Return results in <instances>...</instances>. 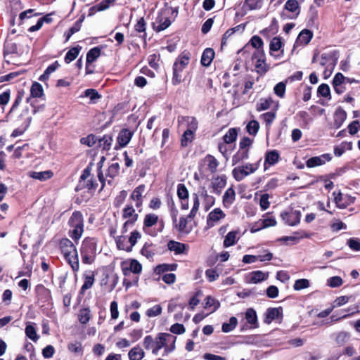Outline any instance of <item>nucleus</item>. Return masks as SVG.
<instances>
[{
  "label": "nucleus",
  "instance_id": "nucleus-63",
  "mask_svg": "<svg viewBox=\"0 0 360 360\" xmlns=\"http://www.w3.org/2000/svg\"><path fill=\"white\" fill-rule=\"evenodd\" d=\"M245 319L247 321L252 325L257 323V317L256 311L252 308L248 309L245 312Z\"/></svg>",
  "mask_w": 360,
  "mask_h": 360
},
{
  "label": "nucleus",
  "instance_id": "nucleus-18",
  "mask_svg": "<svg viewBox=\"0 0 360 360\" xmlns=\"http://www.w3.org/2000/svg\"><path fill=\"white\" fill-rule=\"evenodd\" d=\"M64 257L74 272L79 271V263L77 250L64 255Z\"/></svg>",
  "mask_w": 360,
  "mask_h": 360
},
{
  "label": "nucleus",
  "instance_id": "nucleus-54",
  "mask_svg": "<svg viewBox=\"0 0 360 360\" xmlns=\"http://www.w3.org/2000/svg\"><path fill=\"white\" fill-rule=\"evenodd\" d=\"M176 269H177L176 264H160V265L157 266V267L155 268V271L158 274H161V273H165V272H167V271H175Z\"/></svg>",
  "mask_w": 360,
  "mask_h": 360
},
{
  "label": "nucleus",
  "instance_id": "nucleus-38",
  "mask_svg": "<svg viewBox=\"0 0 360 360\" xmlns=\"http://www.w3.org/2000/svg\"><path fill=\"white\" fill-rule=\"evenodd\" d=\"M238 234V232L237 231H233L228 233V234L226 236L223 245L224 248H229L230 246L233 245L238 240L237 236Z\"/></svg>",
  "mask_w": 360,
  "mask_h": 360
},
{
  "label": "nucleus",
  "instance_id": "nucleus-9",
  "mask_svg": "<svg viewBox=\"0 0 360 360\" xmlns=\"http://www.w3.org/2000/svg\"><path fill=\"white\" fill-rule=\"evenodd\" d=\"M158 219H159L158 216L155 214H153V213L147 214L145 216L144 219H143V231L146 233L149 234L150 236H155L156 233L154 231L152 232L150 231V229L152 226H153L158 222Z\"/></svg>",
  "mask_w": 360,
  "mask_h": 360
},
{
  "label": "nucleus",
  "instance_id": "nucleus-13",
  "mask_svg": "<svg viewBox=\"0 0 360 360\" xmlns=\"http://www.w3.org/2000/svg\"><path fill=\"white\" fill-rule=\"evenodd\" d=\"M226 217L225 213L220 208H215L207 216V224L210 227L214 226L219 220Z\"/></svg>",
  "mask_w": 360,
  "mask_h": 360
},
{
  "label": "nucleus",
  "instance_id": "nucleus-57",
  "mask_svg": "<svg viewBox=\"0 0 360 360\" xmlns=\"http://www.w3.org/2000/svg\"><path fill=\"white\" fill-rule=\"evenodd\" d=\"M31 96L35 98H39L43 95L42 86L38 82H34L30 89Z\"/></svg>",
  "mask_w": 360,
  "mask_h": 360
},
{
  "label": "nucleus",
  "instance_id": "nucleus-55",
  "mask_svg": "<svg viewBox=\"0 0 360 360\" xmlns=\"http://www.w3.org/2000/svg\"><path fill=\"white\" fill-rule=\"evenodd\" d=\"M120 165L117 162L112 163L108 168L106 172V176L114 179L119 174Z\"/></svg>",
  "mask_w": 360,
  "mask_h": 360
},
{
  "label": "nucleus",
  "instance_id": "nucleus-45",
  "mask_svg": "<svg viewBox=\"0 0 360 360\" xmlns=\"http://www.w3.org/2000/svg\"><path fill=\"white\" fill-rule=\"evenodd\" d=\"M81 47L76 46L70 49L65 56V62L70 63L73 61L79 55Z\"/></svg>",
  "mask_w": 360,
  "mask_h": 360
},
{
  "label": "nucleus",
  "instance_id": "nucleus-64",
  "mask_svg": "<svg viewBox=\"0 0 360 360\" xmlns=\"http://www.w3.org/2000/svg\"><path fill=\"white\" fill-rule=\"evenodd\" d=\"M80 142L82 144L91 147L97 142V136L94 134H89L86 137L82 138Z\"/></svg>",
  "mask_w": 360,
  "mask_h": 360
},
{
  "label": "nucleus",
  "instance_id": "nucleus-15",
  "mask_svg": "<svg viewBox=\"0 0 360 360\" xmlns=\"http://www.w3.org/2000/svg\"><path fill=\"white\" fill-rule=\"evenodd\" d=\"M80 252L96 254V240L94 238H85L82 241Z\"/></svg>",
  "mask_w": 360,
  "mask_h": 360
},
{
  "label": "nucleus",
  "instance_id": "nucleus-53",
  "mask_svg": "<svg viewBox=\"0 0 360 360\" xmlns=\"http://www.w3.org/2000/svg\"><path fill=\"white\" fill-rule=\"evenodd\" d=\"M78 319L81 323L86 324L91 319V311L88 308L82 309L79 310Z\"/></svg>",
  "mask_w": 360,
  "mask_h": 360
},
{
  "label": "nucleus",
  "instance_id": "nucleus-8",
  "mask_svg": "<svg viewBox=\"0 0 360 360\" xmlns=\"http://www.w3.org/2000/svg\"><path fill=\"white\" fill-rule=\"evenodd\" d=\"M283 46V43L282 39L279 37H274L269 44V53L271 56L275 58H278L283 55V49L282 47Z\"/></svg>",
  "mask_w": 360,
  "mask_h": 360
},
{
  "label": "nucleus",
  "instance_id": "nucleus-11",
  "mask_svg": "<svg viewBox=\"0 0 360 360\" xmlns=\"http://www.w3.org/2000/svg\"><path fill=\"white\" fill-rule=\"evenodd\" d=\"M198 195L203 198V204L206 211L209 210L215 203L214 197L208 194L207 190L204 186L199 187Z\"/></svg>",
  "mask_w": 360,
  "mask_h": 360
},
{
  "label": "nucleus",
  "instance_id": "nucleus-51",
  "mask_svg": "<svg viewBox=\"0 0 360 360\" xmlns=\"http://www.w3.org/2000/svg\"><path fill=\"white\" fill-rule=\"evenodd\" d=\"M220 307L219 302L210 296H207L205 299V308L210 309L211 311H216Z\"/></svg>",
  "mask_w": 360,
  "mask_h": 360
},
{
  "label": "nucleus",
  "instance_id": "nucleus-30",
  "mask_svg": "<svg viewBox=\"0 0 360 360\" xmlns=\"http://www.w3.org/2000/svg\"><path fill=\"white\" fill-rule=\"evenodd\" d=\"M167 248L170 251L174 252L176 255H180L184 252L186 245L177 241L170 240L167 243Z\"/></svg>",
  "mask_w": 360,
  "mask_h": 360
},
{
  "label": "nucleus",
  "instance_id": "nucleus-42",
  "mask_svg": "<svg viewBox=\"0 0 360 360\" xmlns=\"http://www.w3.org/2000/svg\"><path fill=\"white\" fill-rule=\"evenodd\" d=\"M34 323H28L26 326L25 332L26 336L34 342H37L39 338L37 333L36 328L34 326Z\"/></svg>",
  "mask_w": 360,
  "mask_h": 360
},
{
  "label": "nucleus",
  "instance_id": "nucleus-16",
  "mask_svg": "<svg viewBox=\"0 0 360 360\" xmlns=\"http://www.w3.org/2000/svg\"><path fill=\"white\" fill-rule=\"evenodd\" d=\"M312 37H313L312 32H311L310 30H307V29L302 30L300 32V34L295 41L294 48L295 46L307 45V44L309 43V41H311Z\"/></svg>",
  "mask_w": 360,
  "mask_h": 360
},
{
  "label": "nucleus",
  "instance_id": "nucleus-20",
  "mask_svg": "<svg viewBox=\"0 0 360 360\" xmlns=\"http://www.w3.org/2000/svg\"><path fill=\"white\" fill-rule=\"evenodd\" d=\"M145 185H139L133 191L131 195V198L136 202L135 205L137 208L141 207L143 204L142 195L145 191Z\"/></svg>",
  "mask_w": 360,
  "mask_h": 360
},
{
  "label": "nucleus",
  "instance_id": "nucleus-43",
  "mask_svg": "<svg viewBox=\"0 0 360 360\" xmlns=\"http://www.w3.org/2000/svg\"><path fill=\"white\" fill-rule=\"evenodd\" d=\"M101 55V49L98 47H94L90 49L86 54V65L94 62Z\"/></svg>",
  "mask_w": 360,
  "mask_h": 360
},
{
  "label": "nucleus",
  "instance_id": "nucleus-7",
  "mask_svg": "<svg viewBox=\"0 0 360 360\" xmlns=\"http://www.w3.org/2000/svg\"><path fill=\"white\" fill-rule=\"evenodd\" d=\"M122 270L123 274L127 276L131 272L140 274L142 271V266L137 260L130 259L129 261H124L122 263Z\"/></svg>",
  "mask_w": 360,
  "mask_h": 360
},
{
  "label": "nucleus",
  "instance_id": "nucleus-19",
  "mask_svg": "<svg viewBox=\"0 0 360 360\" xmlns=\"http://www.w3.org/2000/svg\"><path fill=\"white\" fill-rule=\"evenodd\" d=\"M226 177L225 175L218 176L214 178L211 184L213 192L216 194H220L222 188L226 186Z\"/></svg>",
  "mask_w": 360,
  "mask_h": 360
},
{
  "label": "nucleus",
  "instance_id": "nucleus-5",
  "mask_svg": "<svg viewBox=\"0 0 360 360\" xmlns=\"http://www.w3.org/2000/svg\"><path fill=\"white\" fill-rule=\"evenodd\" d=\"M281 217L285 224L294 226L300 222L301 212L290 209L288 211L282 212Z\"/></svg>",
  "mask_w": 360,
  "mask_h": 360
},
{
  "label": "nucleus",
  "instance_id": "nucleus-39",
  "mask_svg": "<svg viewBox=\"0 0 360 360\" xmlns=\"http://www.w3.org/2000/svg\"><path fill=\"white\" fill-rule=\"evenodd\" d=\"M350 338V334L346 331H340L335 335V342L337 345L341 347L346 344Z\"/></svg>",
  "mask_w": 360,
  "mask_h": 360
},
{
  "label": "nucleus",
  "instance_id": "nucleus-58",
  "mask_svg": "<svg viewBox=\"0 0 360 360\" xmlns=\"http://www.w3.org/2000/svg\"><path fill=\"white\" fill-rule=\"evenodd\" d=\"M177 195L181 200L188 199V191L184 184H179L177 185Z\"/></svg>",
  "mask_w": 360,
  "mask_h": 360
},
{
  "label": "nucleus",
  "instance_id": "nucleus-29",
  "mask_svg": "<svg viewBox=\"0 0 360 360\" xmlns=\"http://www.w3.org/2000/svg\"><path fill=\"white\" fill-rule=\"evenodd\" d=\"M214 57V51L211 48H207L204 50L201 57V64L202 66L208 67L210 65Z\"/></svg>",
  "mask_w": 360,
  "mask_h": 360
},
{
  "label": "nucleus",
  "instance_id": "nucleus-40",
  "mask_svg": "<svg viewBox=\"0 0 360 360\" xmlns=\"http://www.w3.org/2000/svg\"><path fill=\"white\" fill-rule=\"evenodd\" d=\"M59 66L60 65L58 61H55L54 63H53L51 65L48 66V68L45 70L44 74L39 77V80L41 82H45L46 80H47L49 78L50 75L55 72L59 68Z\"/></svg>",
  "mask_w": 360,
  "mask_h": 360
},
{
  "label": "nucleus",
  "instance_id": "nucleus-31",
  "mask_svg": "<svg viewBox=\"0 0 360 360\" xmlns=\"http://www.w3.org/2000/svg\"><path fill=\"white\" fill-rule=\"evenodd\" d=\"M282 308H269L266 312V322L270 323L272 321L282 315Z\"/></svg>",
  "mask_w": 360,
  "mask_h": 360
},
{
  "label": "nucleus",
  "instance_id": "nucleus-2",
  "mask_svg": "<svg viewBox=\"0 0 360 360\" xmlns=\"http://www.w3.org/2000/svg\"><path fill=\"white\" fill-rule=\"evenodd\" d=\"M172 336V335L165 333H159L155 339H153L151 335H147L143 340V347L148 350L152 349V354L157 355L160 349L168 344L169 338Z\"/></svg>",
  "mask_w": 360,
  "mask_h": 360
},
{
  "label": "nucleus",
  "instance_id": "nucleus-1",
  "mask_svg": "<svg viewBox=\"0 0 360 360\" xmlns=\"http://www.w3.org/2000/svg\"><path fill=\"white\" fill-rule=\"evenodd\" d=\"M69 236L76 243L79 241L84 233V221L79 211H75L69 219Z\"/></svg>",
  "mask_w": 360,
  "mask_h": 360
},
{
  "label": "nucleus",
  "instance_id": "nucleus-22",
  "mask_svg": "<svg viewBox=\"0 0 360 360\" xmlns=\"http://www.w3.org/2000/svg\"><path fill=\"white\" fill-rule=\"evenodd\" d=\"M275 103H276V101H274L270 96L267 98H261L256 104V110L260 112L271 108L272 105H274V108Z\"/></svg>",
  "mask_w": 360,
  "mask_h": 360
},
{
  "label": "nucleus",
  "instance_id": "nucleus-59",
  "mask_svg": "<svg viewBox=\"0 0 360 360\" xmlns=\"http://www.w3.org/2000/svg\"><path fill=\"white\" fill-rule=\"evenodd\" d=\"M255 68L258 73L261 75L265 74L269 70V68L266 63V59L256 60Z\"/></svg>",
  "mask_w": 360,
  "mask_h": 360
},
{
  "label": "nucleus",
  "instance_id": "nucleus-27",
  "mask_svg": "<svg viewBox=\"0 0 360 360\" xmlns=\"http://www.w3.org/2000/svg\"><path fill=\"white\" fill-rule=\"evenodd\" d=\"M347 118L346 112L341 108H338L336 109L334 113V126L335 128H340L345 120Z\"/></svg>",
  "mask_w": 360,
  "mask_h": 360
},
{
  "label": "nucleus",
  "instance_id": "nucleus-56",
  "mask_svg": "<svg viewBox=\"0 0 360 360\" xmlns=\"http://www.w3.org/2000/svg\"><path fill=\"white\" fill-rule=\"evenodd\" d=\"M169 341H168V344L166 345V346L163 347L164 352L162 354L163 356H167L169 353L173 352L175 349V342L176 338L174 335L169 338Z\"/></svg>",
  "mask_w": 360,
  "mask_h": 360
},
{
  "label": "nucleus",
  "instance_id": "nucleus-34",
  "mask_svg": "<svg viewBox=\"0 0 360 360\" xmlns=\"http://www.w3.org/2000/svg\"><path fill=\"white\" fill-rule=\"evenodd\" d=\"M128 356L130 360H141L145 356V352L139 346H136L129 350Z\"/></svg>",
  "mask_w": 360,
  "mask_h": 360
},
{
  "label": "nucleus",
  "instance_id": "nucleus-44",
  "mask_svg": "<svg viewBox=\"0 0 360 360\" xmlns=\"http://www.w3.org/2000/svg\"><path fill=\"white\" fill-rule=\"evenodd\" d=\"M157 21L159 23L158 26L155 28V30L157 32L165 30V29L169 27L172 23L171 20L168 17H164L162 15L158 16L157 18Z\"/></svg>",
  "mask_w": 360,
  "mask_h": 360
},
{
  "label": "nucleus",
  "instance_id": "nucleus-62",
  "mask_svg": "<svg viewBox=\"0 0 360 360\" xmlns=\"http://www.w3.org/2000/svg\"><path fill=\"white\" fill-rule=\"evenodd\" d=\"M194 133L195 132L191 131V130H186L184 131L181 140V146L183 147L187 146L188 143L192 141Z\"/></svg>",
  "mask_w": 360,
  "mask_h": 360
},
{
  "label": "nucleus",
  "instance_id": "nucleus-49",
  "mask_svg": "<svg viewBox=\"0 0 360 360\" xmlns=\"http://www.w3.org/2000/svg\"><path fill=\"white\" fill-rule=\"evenodd\" d=\"M128 243L129 242L127 240V238L123 236H119L116 240L118 249L125 250L127 252H131V246H129Z\"/></svg>",
  "mask_w": 360,
  "mask_h": 360
},
{
  "label": "nucleus",
  "instance_id": "nucleus-24",
  "mask_svg": "<svg viewBox=\"0 0 360 360\" xmlns=\"http://www.w3.org/2000/svg\"><path fill=\"white\" fill-rule=\"evenodd\" d=\"M236 200V192L232 187L229 188L224 193L222 202L224 207L229 208Z\"/></svg>",
  "mask_w": 360,
  "mask_h": 360
},
{
  "label": "nucleus",
  "instance_id": "nucleus-50",
  "mask_svg": "<svg viewBox=\"0 0 360 360\" xmlns=\"http://www.w3.org/2000/svg\"><path fill=\"white\" fill-rule=\"evenodd\" d=\"M237 136V130L235 128H231L223 136V139L226 143H231L236 140Z\"/></svg>",
  "mask_w": 360,
  "mask_h": 360
},
{
  "label": "nucleus",
  "instance_id": "nucleus-23",
  "mask_svg": "<svg viewBox=\"0 0 360 360\" xmlns=\"http://www.w3.org/2000/svg\"><path fill=\"white\" fill-rule=\"evenodd\" d=\"M59 248L63 255L77 250L73 243L67 238H62L60 240Z\"/></svg>",
  "mask_w": 360,
  "mask_h": 360
},
{
  "label": "nucleus",
  "instance_id": "nucleus-28",
  "mask_svg": "<svg viewBox=\"0 0 360 360\" xmlns=\"http://www.w3.org/2000/svg\"><path fill=\"white\" fill-rule=\"evenodd\" d=\"M84 283L80 290V292L82 294L84 293V292L86 290L91 288L93 286L94 281H95L94 272L89 271L84 275Z\"/></svg>",
  "mask_w": 360,
  "mask_h": 360
},
{
  "label": "nucleus",
  "instance_id": "nucleus-48",
  "mask_svg": "<svg viewBox=\"0 0 360 360\" xmlns=\"http://www.w3.org/2000/svg\"><path fill=\"white\" fill-rule=\"evenodd\" d=\"M261 223L262 224V226L261 227H259V228L253 227V228H252L251 231L256 232L257 231H259L262 229H264V228H267V227H270V226H274L276 225V221L275 218H274V217H268V218L264 219Z\"/></svg>",
  "mask_w": 360,
  "mask_h": 360
},
{
  "label": "nucleus",
  "instance_id": "nucleus-52",
  "mask_svg": "<svg viewBox=\"0 0 360 360\" xmlns=\"http://www.w3.org/2000/svg\"><path fill=\"white\" fill-rule=\"evenodd\" d=\"M135 30L137 32L143 33V34L141 36L143 39H146V23L143 18H141L136 23L134 26Z\"/></svg>",
  "mask_w": 360,
  "mask_h": 360
},
{
  "label": "nucleus",
  "instance_id": "nucleus-33",
  "mask_svg": "<svg viewBox=\"0 0 360 360\" xmlns=\"http://www.w3.org/2000/svg\"><path fill=\"white\" fill-rule=\"evenodd\" d=\"M112 141V136L110 134H105L101 138L97 137L98 146L105 150H108L110 148Z\"/></svg>",
  "mask_w": 360,
  "mask_h": 360
},
{
  "label": "nucleus",
  "instance_id": "nucleus-12",
  "mask_svg": "<svg viewBox=\"0 0 360 360\" xmlns=\"http://www.w3.org/2000/svg\"><path fill=\"white\" fill-rule=\"evenodd\" d=\"M133 133L128 129L121 130L117 137V143L119 145L115 146V148L118 149L120 147L126 146L131 139Z\"/></svg>",
  "mask_w": 360,
  "mask_h": 360
},
{
  "label": "nucleus",
  "instance_id": "nucleus-60",
  "mask_svg": "<svg viewBox=\"0 0 360 360\" xmlns=\"http://www.w3.org/2000/svg\"><path fill=\"white\" fill-rule=\"evenodd\" d=\"M259 129V124L256 120H251L246 126L248 132L251 135H256Z\"/></svg>",
  "mask_w": 360,
  "mask_h": 360
},
{
  "label": "nucleus",
  "instance_id": "nucleus-17",
  "mask_svg": "<svg viewBox=\"0 0 360 360\" xmlns=\"http://www.w3.org/2000/svg\"><path fill=\"white\" fill-rule=\"evenodd\" d=\"M122 217L124 219H128L127 225H134L138 219V214L136 213L132 205H127L123 210Z\"/></svg>",
  "mask_w": 360,
  "mask_h": 360
},
{
  "label": "nucleus",
  "instance_id": "nucleus-10",
  "mask_svg": "<svg viewBox=\"0 0 360 360\" xmlns=\"http://www.w3.org/2000/svg\"><path fill=\"white\" fill-rule=\"evenodd\" d=\"M332 156L330 153H325L320 156L310 158L306 162L307 167H314L324 165L326 162L330 161Z\"/></svg>",
  "mask_w": 360,
  "mask_h": 360
},
{
  "label": "nucleus",
  "instance_id": "nucleus-35",
  "mask_svg": "<svg viewBox=\"0 0 360 360\" xmlns=\"http://www.w3.org/2000/svg\"><path fill=\"white\" fill-rule=\"evenodd\" d=\"M249 156V149H240L232 157V164L235 165L238 162L247 160Z\"/></svg>",
  "mask_w": 360,
  "mask_h": 360
},
{
  "label": "nucleus",
  "instance_id": "nucleus-41",
  "mask_svg": "<svg viewBox=\"0 0 360 360\" xmlns=\"http://www.w3.org/2000/svg\"><path fill=\"white\" fill-rule=\"evenodd\" d=\"M116 0H103L98 4L92 6L90 8L91 12L103 11L109 8V6L114 4Z\"/></svg>",
  "mask_w": 360,
  "mask_h": 360
},
{
  "label": "nucleus",
  "instance_id": "nucleus-3",
  "mask_svg": "<svg viewBox=\"0 0 360 360\" xmlns=\"http://www.w3.org/2000/svg\"><path fill=\"white\" fill-rule=\"evenodd\" d=\"M193 207L187 217H181L179 219V222H177L175 224V226L178 229V231L181 232H188L189 231L187 229V224L188 221H192L195 217L200 207V200L198 199V193L193 194Z\"/></svg>",
  "mask_w": 360,
  "mask_h": 360
},
{
  "label": "nucleus",
  "instance_id": "nucleus-21",
  "mask_svg": "<svg viewBox=\"0 0 360 360\" xmlns=\"http://www.w3.org/2000/svg\"><path fill=\"white\" fill-rule=\"evenodd\" d=\"M27 175L30 178L39 180L40 181H44L50 179L53 176V173L51 170L42 172L30 171L27 173Z\"/></svg>",
  "mask_w": 360,
  "mask_h": 360
},
{
  "label": "nucleus",
  "instance_id": "nucleus-4",
  "mask_svg": "<svg viewBox=\"0 0 360 360\" xmlns=\"http://www.w3.org/2000/svg\"><path fill=\"white\" fill-rule=\"evenodd\" d=\"M259 167V162L255 164H245L242 166L235 167L232 170L233 178L237 181H242L245 176L254 173Z\"/></svg>",
  "mask_w": 360,
  "mask_h": 360
},
{
  "label": "nucleus",
  "instance_id": "nucleus-47",
  "mask_svg": "<svg viewBox=\"0 0 360 360\" xmlns=\"http://www.w3.org/2000/svg\"><path fill=\"white\" fill-rule=\"evenodd\" d=\"M237 324V319L234 316L231 317L228 323L222 324L221 330L224 333H229L236 327Z\"/></svg>",
  "mask_w": 360,
  "mask_h": 360
},
{
  "label": "nucleus",
  "instance_id": "nucleus-14",
  "mask_svg": "<svg viewBox=\"0 0 360 360\" xmlns=\"http://www.w3.org/2000/svg\"><path fill=\"white\" fill-rule=\"evenodd\" d=\"M334 201L339 208H345L354 202V198L348 195L344 196L341 192H333Z\"/></svg>",
  "mask_w": 360,
  "mask_h": 360
},
{
  "label": "nucleus",
  "instance_id": "nucleus-32",
  "mask_svg": "<svg viewBox=\"0 0 360 360\" xmlns=\"http://www.w3.org/2000/svg\"><path fill=\"white\" fill-rule=\"evenodd\" d=\"M268 276V273H264L262 271H252L249 276V282L257 283L267 279Z\"/></svg>",
  "mask_w": 360,
  "mask_h": 360
},
{
  "label": "nucleus",
  "instance_id": "nucleus-25",
  "mask_svg": "<svg viewBox=\"0 0 360 360\" xmlns=\"http://www.w3.org/2000/svg\"><path fill=\"white\" fill-rule=\"evenodd\" d=\"M279 103L276 101L275 103V107L273 108V110L263 113L260 115V118L264 120L266 126H270L274 121L276 117V111L278 108Z\"/></svg>",
  "mask_w": 360,
  "mask_h": 360
},
{
  "label": "nucleus",
  "instance_id": "nucleus-46",
  "mask_svg": "<svg viewBox=\"0 0 360 360\" xmlns=\"http://www.w3.org/2000/svg\"><path fill=\"white\" fill-rule=\"evenodd\" d=\"M278 159H279L278 153L275 150H271V151L266 153V154L265 164L268 163L270 165H273L278 161Z\"/></svg>",
  "mask_w": 360,
  "mask_h": 360
},
{
  "label": "nucleus",
  "instance_id": "nucleus-37",
  "mask_svg": "<svg viewBox=\"0 0 360 360\" xmlns=\"http://www.w3.org/2000/svg\"><path fill=\"white\" fill-rule=\"evenodd\" d=\"M204 161L207 164V168L211 173H215L217 171L219 162L214 156L207 155L205 158Z\"/></svg>",
  "mask_w": 360,
  "mask_h": 360
},
{
  "label": "nucleus",
  "instance_id": "nucleus-61",
  "mask_svg": "<svg viewBox=\"0 0 360 360\" xmlns=\"http://www.w3.org/2000/svg\"><path fill=\"white\" fill-rule=\"evenodd\" d=\"M309 286V281L305 278L297 279L295 281L293 288L295 290H301L307 288Z\"/></svg>",
  "mask_w": 360,
  "mask_h": 360
},
{
  "label": "nucleus",
  "instance_id": "nucleus-6",
  "mask_svg": "<svg viewBox=\"0 0 360 360\" xmlns=\"http://www.w3.org/2000/svg\"><path fill=\"white\" fill-rule=\"evenodd\" d=\"M338 59V52L331 51L321 54L320 65L323 67L333 68Z\"/></svg>",
  "mask_w": 360,
  "mask_h": 360
},
{
  "label": "nucleus",
  "instance_id": "nucleus-36",
  "mask_svg": "<svg viewBox=\"0 0 360 360\" xmlns=\"http://www.w3.org/2000/svg\"><path fill=\"white\" fill-rule=\"evenodd\" d=\"M284 7L285 9L295 15V16L291 17V18H296L300 13L299 3L297 0H288Z\"/></svg>",
  "mask_w": 360,
  "mask_h": 360
},
{
  "label": "nucleus",
  "instance_id": "nucleus-26",
  "mask_svg": "<svg viewBox=\"0 0 360 360\" xmlns=\"http://www.w3.org/2000/svg\"><path fill=\"white\" fill-rule=\"evenodd\" d=\"M190 60V53L184 51L175 60L173 66L184 70L188 64Z\"/></svg>",
  "mask_w": 360,
  "mask_h": 360
}]
</instances>
